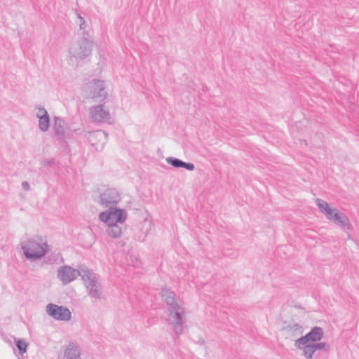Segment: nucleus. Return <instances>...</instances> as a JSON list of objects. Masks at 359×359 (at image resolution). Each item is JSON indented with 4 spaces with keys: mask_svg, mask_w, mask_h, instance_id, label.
<instances>
[{
    "mask_svg": "<svg viewBox=\"0 0 359 359\" xmlns=\"http://www.w3.org/2000/svg\"><path fill=\"white\" fill-rule=\"evenodd\" d=\"M316 202L327 219L336 223L344 230L351 229L349 219L344 213L339 212L337 208H331L329 204L322 199L318 198Z\"/></svg>",
    "mask_w": 359,
    "mask_h": 359,
    "instance_id": "f257e3e1",
    "label": "nucleus"
},
{
    "mask_svg": "<svg viewBox=\"0 0 359 359\" xmlns=\"http://www.w3.org/2000/svg\"><path fill=\"white\" fill-rule=\"evenodd\" d=\"M22 249L27 259L36 260L46 254L48 245L42 239H29L22 244Z\"/></svg>",
    "mask_w": 359,
    "mask_h": 359,
    "instance_id": "f03ea898",
    "label": "nucleus"
},
{
    "mask_svg": "<svg viewBox=\"0 0 359 359\" xmlns=\"http://www.w3.org/2000/svg\"><path fill=\"white\" fill-rule=\"evenodd\" d=\"M93 43L92 41L83 37L72 44L69 49L70 61L78 62L88 57L92 52Z\"/></svg>",
    "mask_w": 359,
    "mask_h": 359,
    "instance_id": "7ed1b4c3",
    "label": "nucleus"
},
{
    "mask_svg": "<svg viewBox=\"0 0 359 359\" xmlns=\"http://www.w3.org/2000/svg\"><path fill=\"white\" fill-rule=\"evenodd\" d=\"M88 296L96 300H101L103 297L102 285L95 273L88 269L83 273V279Z\"/></svg>",
    "mask_w": 359,
    "mask_h": 359,
    "instance_id": "20e7f679",
    "label": "nucleus"
},
{
    "mask_svg": "<svg viewBox=\"0 0 359 359\" xmlns=\"http://www.w3.org/2000/svg\"><path fill=\"white\" fill-rule=\"evenodd\" d=\"M127 213L125 210L115 208H107L99 214V219L107 225L113 224H123L127 219Z\"/></svg>",
    "mask_w": 359,
    "mask_h": 359,
    "instance_id": "39448f33",
    "label": "nucleus"
},
{
    "mask_svg": "<svg viewBox=\"0 0 359 359\" xmlns=\"http://www.w3.org/2000/svg\"><path fill=\"white\" fill-rule=\"evenodd\" d=\"M87 270L88 268L84 266H80L78 269H75L70 266L64 265L58 269L57 276L63 285H67L79 276L83 279V273H85Z\"/></svg>",
    "mask_w": 359,
    "mask_h": 359,
    "instance_id": "423d86ee",
    "label": "nucleus"
},
{
    "mask_svg": "<svg viewBox=\"0 0 359 359\" xmlns=\"http://www.w3.org/2000/svg\"><path fill=\"white\" fill-rule=\"evenodd\" d=\"M169 318L173 324L174 332L177 335L182 334L183 331L184 317L185 315L184 309L179 305L168 309Z\"/></svg>",
    "mask_w": 359,
    "mask_h": 359,
    "instance_id": "0eeeda50",
    "label": "nucleus"
},
{
    "mask_svg": "<svg viewBox=\"0 0 359 359\" xmlns=\"http://www.w3.org/2000/svg\"><path fill=\"white\" fill-rule=\"evenodd\" d=\"M86 91L93 99L100 102L104 101L107 96L105 83L103 81L94 79L88 82L86 86Z\"/></svg>",
    "mask_w": 359,
    "mask_h": 359,
    "instance_id": "6e6552de",
    "label": "nucleus"
},
{
    "mask_svg": "<svg viewBox=\"0 0 359 359\" xmlns=\"http://www.w3.org/2000/svg\"><path fill=\"white\" fill-rule=\"evenodd\" d=\"M323 337V329L320 327H314L304 336H302L294 341V346L301 351L307 344H312L319 341Z\"/></svg>",
    "mask_w": 359,
    "mask_h": 359,
    "instance_id": "1a4fd4ad",
    "label": "nucleus"
},
{
    "mask_svg": "<svg viewBox=\"0 0 359 359\" xmlns=\"http://www.w3.org/2000/svg\"><path fill=\"white\" fill-rule=\"evenodd\" d=\"M121 201V195L115 188H107L99 196V204L103 208H115Z\"/></svg>",
    "mask_w": 359,
    "mask_h": 359,
    "instance_id": "9d476101",
    "label": "nucleus"
},
{
    "mask_svg": "<svg viewBox=\"0 0 359 359\" xmlns=\"http://www.w3.org/2000/svg\"><path fill=\"white\" fill-rule=\"evenodd\" d=\"M46 311L48 316L56 320L69 321L72 318L70 310L63 306L50 303L46 306Z\"/></svg>",
    "mask_w": 359,
    "mask_h": 359,
    "instance_id": "9b49d317",
    "label": "nucleus"
},
{
    "mask_svg": "<svg viewBox=\"0 0 359 359\" xmlns=\"http://www.w3.org/2000/svg\"><path fill=\"white\" fill-rule=\"evenodd\" d=\"M89 116L92 121L95 123L107 122L111 118L110 113L104 109L103 104L91 107L89 109Z\"/></svg>",
    "mask_w": 359,
    "mask_h": 359,
    "instance_id": "f8f14e48",
    "label": "nucleus"
},
{
    "mask_svg": "<svg viewBox=\"0 0 359 359\" xmlns=\"http://www.w3.org/2000/svg\"><path fill=\"white\" fill-rule=\"evenodd\" d=\"M317 350H323L327 352L330 350V346L327 343L318 341L312 344H307V346L303 347V355L306 359H312L313 355Z\"/></svg>",
    "mask_w": 359,
    "mask_h": 359,
    "instance_id": "ddd939ff",
    "label": "nucleus"
},
{
    "mask_svg": "<svg viewBox=\"0 0 359 359\" xmlns=\"http://www.w3.org/2000/svg\"><path fill=\"white\" fill-rule=\"evenodd\" d=\"M88 139L90 143L94 147L97 144L103 145L107 142V134L101 130H97L89 132Z\"/></svg>",
    "mask_w": 359,
    "mask_h": 359,
    "instance_id": "4468645a",
    "label": "nucleus"
},
{
    "mask_svg": "<svg viewBox=\"0 0 359 359\" xmlns=\"http://www.w3.org/2000/svg\"><path fill=\"white\" fill-rule=\"evenodd\" d=\"M53 121V130L54 134L59 140H61L65 137V121L59 116H55Z\"/></svg>",
    "mask_w": 359,
    "mask_h": 359,
    "instance_id": "2eb2a0df",
    "label": "nucleus"
},
{
    "mask_svg": "<svg viewBox=\"0 0 359 359\" xmlns=\"http://www.w3.org/2000/svg\"><path fill=\"white\" fill-rule=\"evenodd\" d=\"M166 162L171 165L172 166L179 168H183L188 170H194L195 168V166L191 163H187L184 161H182V160L179 158H176L174 157H168L166 158Z\"/></svg>",
    "mask_w": 359,
    "mask_h": 359,
    "instance_id": "dca6fc26",
    "label": "nucleus"
},
{
    "mask_svg": "<svg viewBox=\"0 0 359 359\" xmlns=\"http://www.w3.org/2000/svg\"><path fill=\"white\" fill-rule=\"evenodd\" d=\"M65 359H81V353L77 345L69 344L65 350Z\"/></svg>",
    "mask_w": 359,
    "mask_h": 359,
    "instance_id": "f3484780",
    "label": "nucleus"
},
{
    "mask_svg": "<svg viewBox=\"0 0 359 359\" xmlns=\"http://www.w3.org/2000/svg\"><path fill=\"white\" fill-rule=\"evenodd\" d=\"M162 297L168 305V309L174 306V305H179L175 299V294L173 292L168 289H163L161 292Z\"/></svg>",
    "mask_w": 359,
    "mask_h": 359,
    "instance_id": "a211bd4d",
    "label": "nucleus"
},
{
    "mask_svg": "<svg viewBox=\"0 0 359 359\" xmlns=\"http://www.w3.org/2000/svg\"><path fill=\"white\" fill-rule=\"evenodd\" d=\"M120 224H113L111 225H107L106 230L107 235L113 238H119L123 233L122 228L120 226Z\"/></svg>",
    "mask_w": 359,
    "mask_h": 359,
    "instance_id": "6ab92c4d",
    "label": "nucleus"
},
{
    "mask_svg": "<svg viewBox=\"0 0 359 359\" xmlns=\"http://www.w3.org/2000/svg\"><path fill=\"white\" fill-rule=\"evenodd\" d=\"M39 119V128L41 132H46L48 130L50 124V119L48 114H43Z\"/></svg>",
    "mask_w": 359,
    "mask_h": 359,
    "instance_id": "aec40b11",
    "label": "nucleus"
},
{
    "mask_svg": "<svg viewBox=\"0 0 359 359\" xmlns=\"http://www.w3.org/2000/svg\"><path fill=\"white\" fill-rule=\"evenodd\" d=\"M287 330L293 336H299L303 333V327L298 323H290L287 327Z\"/></svg>",
    "mask_w": 359,
    "mask_h": 359,
    "instance_id": "412c9836",
    "label": "nucleus"
},
{
    "mask_svg": "<svg viewBox=\"0 0 359 359\" xmlns=\"http://www.w3.org/2000/svg\"><path fill=\"white\" fill-rule=\"evenodd\" d=\"M16 346L21 355L24 354L27 351V344L25 340L18 339L16 341Z\"/></svg>",
    "mask_w": 359,
    "mask_h": 359,
    "instance_id": "4be33fe9",
    "label": "nucleus"
},
{
    "mask_svg": "<svg viewBox=\"0 0 359 359\" xmlns=\"http://www.w3.org/2000/svg\"><path fill=\"white\" fill-rule=\"evenodd\" d=\"M35 111V115L37 118H39L41 116H43V114H46V115L48 114L46 109L41 106H38L34 109Z\"/></svg>",
    "mask_w": 359,
    "mask_h": 359,
    "instance_id": "5701e85b",
    "label": "nucleus"
},
{
    "mask_svg": "<svg viewBox=\"0 0 359 359\" xmlns=\"http://www.w3.org/2000/svg\"><path fill=\"white\" fill-rule=\"evenodd\" d=\"M79 18L80 29H84L86 27V26H85V20H84L83 18H82L80 15H79Z\"/></svg>",
    "mask_w": 359,
    "mask_h": 359,
    "instance_id": "b1692460",
    "label": "nucleus"
},
{
    "mask_svg": "<svg viewBox=\"0 0 359 359\" xmlns=\"http://www.w3.org/2000/svg\"><path fill=\"white\" fill-rule=\"evenodd\" d=\"M22 187L24 190L28 191L29 189V184L27 182H23L22 184Z\"/></svg>",
    "mask_w": 359,
    "mask_h": 359,
    "instance_id": "393cba45",
    "label": "nucleus"
},
{
    "mask_svg": "<svg viewBox=\"0 0 359 359\" xmlns=\"http://www.w3.org/2000/svg\"><path fill=\"white\" fill-rule=\"evenodd\" d=\"M147 222H148L149 226L151 227V220H149V219H146L144 220V223L147 224Z\"/></svg>",
    "mask_w": 359,
    "mask_h": 359,
    "instance_id": "a878e982",
    "label": "nucleus"
},
{
    "mask_svg": "<svg viewBox=\"0 0 359 359\" xmlns=\"http://www.w3.org/2000/svg\"><path fill=\"white\" fill-rule=\"evenodd\" d=\"M52 163H53V161H46V162H44V163H43V165H50Z\"/></svg>",
    "mask_w": 359,
    "mask_h": 359,
    "instance_id": "bb28decb",
    "label": "nucleus"
},
{
    "mask_svg": "<svg viewBox=\"0 0 359 359\" xmlns=\"http://www.w3.org/2000/svg\"><path fill=\"white\" fill-rule=\"evenodd\" d=\"M46 262L49 264H53V262H51L50 261H47Z\"/></svg>",
    "mask_w": 359,
    "mask_h": 359,
    "instance_id": "cd10ccee",
    "label": "nucleus"
}]
</instances>
